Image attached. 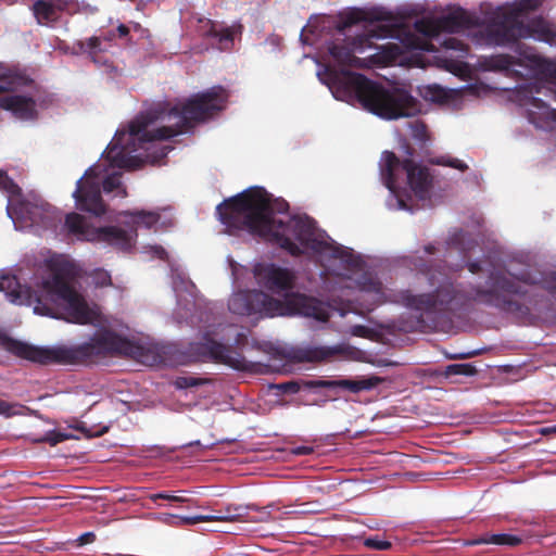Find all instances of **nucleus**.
Here are the masks:
<instances>
[{"mask_svg": "<svg viewBox=\"0 0 556 556\" xmlns=\"http://www.w3.org/2000/svg\"><path fill=\"white\" fill-rule=\"evenodd\" d=\"M257 283L274 293H287L294 287L295 276L292 270L273 263H258L253 267Z\"/></svg>", "mask_w": 556, "mask_h": 556, "instance_id": "nucleus-13", "label": "nucleus"}, {"mask_svg": "<svg viewBox=\"0 0 556 556\" xmlns=\"http://www.w3.org/2000/svg\"><path fill=\"white\" fill-rule=\"evenodd\" d=\"M380 174L384 186L396 192L401 175H406L407 184L419 199H426L432 186V176L428 167L415 163L412 159L400 161L394 152L384 151L380 163Z\"/></svg>", "mask_w": 556, "mask_h": 556, "instance_id": "nucleus-8", "label": "nucleus"}, {"mask_svg": "<svg viewBox=\"0 0 556 556\" xmlns=\"http://www.w3.org/2000/svg\"><path fill=\"white\" fill-rule=\"evenodd\" d=\"M50 2L54 7L56 13L68 11L74 4L73 0H51Z\"/></svg>", "mask_w": 556, "mask_h": 556, "instance_id": "nucleus-41", "label": "nucleus"}, {"mask_svg": "<svg viewBox=\"0 0 556 556\" xmlns=\"http://www.w3.org/2000/svg\"><path fill=\"white\" fill-rule=\"evenodd\" d=\"M138 233L136 227L104 226L92 231L94 241L105 242L122 252H130L136 244Z\"/></svg>", "mask_w": 556, "mask_h": 556, "instance_id": "nucleus-15", "label": "nucleus"}, {"mask_svg": "<svg viewBox=\"0 0 556 556\" xmlns=\"http://www.w3.org/2000/svg\"><path fill=\"white\" fill-rule=\"evenodd\" d=\"M378 34L375 36L378 38L395 37L404 35L403 43L409 49L430 50L429 43L420 39L410 31H406L402 23H393L390 25H382L378 27Z\"/></svg>", "mask_w": 556, "mask_h": 556, "instance_id": "nucleus-20", "label": "nucleus"}, {"mask_svg": "<svg viewBox=\"0 0 556 556\" xmlns=\"http://www.w3.org/2000/svg\"><path fill=\"white\" fill-rule=\"evenodd\" d=\"M383 378L378 376L362 377L359 379H336V380H311L307 387L314 389H336L341 388L352 393L369 391L383 382Z\"/></svg>", "mask_w": 556, "mask_h": 556, "instance_id": "nucleus-16", "label": "nucleus"}, {"mask_svg": "<svg viewBox=\"0 0 556 556\" xmlns=\"http://www.w3.org/2000/svg\"><path fill=\"white\" fill-rule=\"evenodd\" d=\"M431 163L435 165L448 166L460 172H466L468 169V165L465 162L450 155L433 157L431 159Z\"/></svg>", "mask_w": 556, "mask_h": 556, "instance_id": "nucleus-29", "label": "nucleus"}, {"mask_svg": "<svg viewBox=\"0 0 556 556\" xmlns=\"http://www.w3.org/2000/svg\"><path fill=\"white\" fill-rule=\"evenodd\" d=\"M522 539L518 535L508 533L498 534H484L479 539L475 540L472 544H494V545H507L517 546L521 544Z\"/></svg>", "mask_w": 556, "mask_h": 556, "instance_id": "nucleus-26", "label": "nucleus"}, {"mask_svg": "<svg viewBox=\"0 0 556 556\" xmlns=\"http://www.w3.org/2000/svg\"><path fill=\"white\" fill-rule=\"evenodd\" d=\"M193 445H195V446H200V445H201V442H200L199 440H197V441L190 442V443L188 444V446H193Z\"/></svg>", "mask_w": 556, "mask_h": 556, "instance_id": "nucleus-60", "label": "nucleus"}, {"mask_svg": "<svg viewBox=\"0 0 556 556\" xmlns=\"http://www.w3.org/2000/svg\"><path fill=\"white\" fill-rule=\"evenodd\" d=\"M0 108L11 111L22 119H33L37 115L36 101L31 97L10 94L0 99Z\"/></svg>", "mask_w": 556, "mask_h": 556, "instance_id": "nucleus-18", "label": "nucleus"}, {"mask_svg": "<svg viewBox=\"0 0 556 556\" xmlns=\"http://www.w3.org/2000/svg\"><path fill=\"white\" fill-rule=\"evenodd\" d=\"M73 197L79 210L96 216L105 213L106 208L101 197L99 173L96 167L88 168L84 177L77 181Z\"/></svg>", "mask_w": 556, "mask_h": 556, "instance_id": "nucleus-12", "label": "nucleus"}, {"mask_svg": "<svg viewBox=\"0 0 556 556\" xmlns=\"http://www.w3.org/2000/svg\"><path fill=\"white\" fill-rule=\"evenodd\" d=\"M0 291L4 292L12 303L34 304V312L39 315H51L52 308L46 303L47 299L51 298L66 304L71 323L88 325L93 324L99 317L60 270H55L49 278L43 279L39 289L22 286L14 276H2Z\"/></svg>", "mask_w": 556, "mask_h": 556, "instance_id": "nucleus-6", "label": "nucleus"}, {"mask_svg": "<svg viewBox=\"0 0 556 556\" xmlns=\"http://www.w3.org/2000/svg\"><path fill=\"white\" fill-rule=\"evenodd\" d=\"M65 226L68 232L75 235L78 239L94 241V239H92V231L97 228H90L81 215L77 213L67 214Z\"/></svg>", "mask_w": 556, "mask_h": 556, "instance_id": "nucleus-23", "label": "nucleus"}, {"mask_svg": "<svg viewBox=\"0 0 556 556\" xmlns=\"http://www.w3.org/2000/svg\"><path fill=\"white\" fill-rule=\"evenodd\" d=\"M64 440V435L61 433H54L52 437L46 439L51 445H55Z\"/></svg>", "mask_w": 556, "mask_h": 556, "instance_id": "nucleus-49", "label": "nucleus"}, {"mask_svg": "<svg viewBox=\"0 0 556 556\" xmlns=\"http://www.w3.org/2000/svg\"><path fill=\"white\" fill-rule=\"evenodd\" d=\"M150 500L152 502H156L157 500H166V501H169V502H177V503H184V502L188 501L187 498H185L182 496L172 495V494H168V493H155V494H152L150 496Z\"/></svg>", "mask_w": 556, "mask_h": 556, "instance_id": "nucleus-39", "label": "nucleus"}, {"mask_svg": "<svg viewBox=\"0 0 556 556\" xmlns=\"http://www.w3.org/2000/svg\"><path fill=\"white\" fill-rule=\"evenodd\" d=\"M205 383V380L202 378H197L192 376H181L177 377L174 381V386L176 389L184 390L193 387H199Z\"/></svg>", "mask_w": 556, "mask_h": 556, "instance_id": "nucleus-31", "label": "nucleus"}, {"mask_svg": "<svg viewBox=\"0 0 556 556\" xmlns=\"http://www.w3.org/2000/svg\"><path fill=\"white\" fill-rule=\"evenodd\" d=\"M92 280L97 287H109L112 286V278L109 271L105 269H96L92 273Z\"/></svg>", "mask_w": 556, "mask_h": 556, "instance_id": "nucleus-34", "label": "nucleus"}, {"mask_svg": "<svg viewBox=\"0 0 556 556\" xmlns=\"http://www.w3.org/2000/svg\"><path fill=\"white\" fill-rule=\"evenodd\" d=\"M422 96L425 99L433 102H443L447 99V91L438 85H432L426 87Z\"/></svg>", "mask_w": 556, "mask_h": 556, "instance_id": "nucleus-30", "label": "nucleus"}, {"mask_svg": "<svg viewBox=\"0 0 556 556\" xmlns=\"http://www.w3.org/2000/svg\"><path fill=\"white\" fill-rule=\"evenodd\" d=\"M188 353L194 361H213L239 370L249 367V362L241 353L229 345L214 340L208 334L203 336L201 340L197 342H191L188 348Z\"/></svg>", "mask_w": 556, "mask_h": 556, "instance_id": "nucleus-10", "label": "nucleus"}, {"mask_svg": "<svg viewBox=\"0 0 556 556\" xmlns=\"http://www.w3.org/2000/svg\"><path fill=\"white\" fill-rule=\"evenodd\" d=\"M33 14L38 24H48L58 20V13L50 1L37 0L31 7Z\"/></svg>", "mask_w": 556, "mask_h": 556, "instance_id": "nucleus-25", "label": "nucleus"}, {"mask_svg": "<svg viewBox=\"0 0 556 556\" xmlns=\"http://www.w3.org/2000/svg\"><path fill=\"white\" fill-rule=\"evenodd\" d=\"M415 266L425 276L431 290L420 294L402 291L399 293V302L421 313L420 328L437 329L475 303L526 320L539 304V294L526 286H540L556 295V273L544 274L531 267L519 271L493 270L488 276L486 286L482 287L464 285L422 260Z\"/></svg>", "mask_w": 556, "mask_h": 556, "instance_id": "nucleus-1", "label": "nucleus"}, {"mask_svg": "<svg viewBox=\"0 0 556 556\" xmlns=\"http://www.w3.org/2000/svg\"><path fill=\"white\" fill-rule=\"evenodd\" d=\"M94 541H96L94 532H85L81 535H79L77 539L78 545L90 544V543H93Z\"/></svg>", "mask_w": 556, "mask_h": 556, "instance_id": "nucleus-45", "label": "nucleus"}, {"mask_svg": "<svg viewBox=\"0 0 556 556\" xmlns=\"http://www.w3.org/2000/svg\"><path fill=\"white\" fill-rule=\"evenodd\" d=\"M231 313L241 316L274 317L282 314V302L260 290L238 291L228 301Z\"/></svg>", "mask_w": 556, "mask_h": 556, "instance_id": "nucleus-9", "label": "nucleus"}, {"mask_svg": "<svg viewBox=\"0 0 556 556\" xmlns=\"http://www.w3.org/2000/svg\"><path fill=\"white\" fill-rule=\"evenodd\" d=\"M216 214L230 235L245 230L278 244L292 256L303 253L296 242L316 252L327 248L317 238L313 220L300 216L276 218L268 193L260 187L224 200L216 206Z\"/></svg>", "mask_w": 556, "mask_h": 556, "instance_id": "nucleus-3", "label": "nucleus"}, {"mask_svg": "<svg viewBox=\"0 0 556 556\" xmlns=\"http://www.w3.org/2000/svg\"><path fill=\"white\" fill-rule=\"evenodd\" d=\"M362 46L358 38H344L331 41L328 45V52L334 61L342 65H353L356 60L354 52Z\"/></svg>", "mask_w": 556, "mask_h": 556, "instance_id": "nucleus-19", "label": "nucleus"}, {"mask_svg": "<svg viewBox=\"0 0 556 556\" xmlns=\"http://www.w3.org/2000/svg\"><path fill=\"white\" fill-rule=\"evenodd\" d=\"M548 118H551L553 122H556V110L547 108L546 112Z\"/></svg>", "mask_w": 556, "mask_h": 556, "instance_id": "nucleus-55", "label": "nucleus"}, {"mask_svg": "<svg viewBox=\"0 0 556 556\" xmlns=\"http://www.w3.org/2000/svg\"><path fill=\"white\" fill-rule=\"evenodd\" d=\"M298 304L304 316L313 317L314 319L323 323L328 321L330 318V313L327 306L316 299L301 296L298 299Z\"/></svg>", "mask_w": 556, "mask_h": 556, "instance_id": "nucleus-21", "label": "nucleus"}, {"mask_svg": "<svg viewBox=\"0 0 556 556\" xmlns=\"http://www.w3.org/2000/svg\"><path fill=\"white\" fill-rule=\"evenodd\" d=\"M364 544L365 546L376 551H388L392 546L391 542L381 540L378 536L367 538L364 541Z\"/></svg>", "mask_w": 556, "mask_h": 556, "instance_id": "nucleus-36", "label": "nucleus"}, {"mask_svg": "<svg viewBox=\"0 0 556 556\" xmlns=\"http://www.w3.org/2000/svg\"><path fill=\"white\" fill-rule=\"evenodd\" d=\"M117 34L119 37H126L129 34V28L126 25L121 24L117 27Z\"/></svg>", "mask_w": 556, "mask_h": 556, "instance_id": "nucleus-53", "label": "nucleus"}, {"mask_svg": "<svg viewBox=\"0 0 556 556\" xmlns=\"http://www.w3.org/2000/svg\"><path fill=\"white\" fill-rule=\"evenodd\" d=\"M331 255L334 258H340V260L346 262L349 265L354 264L353 255H352L351 251L343 247H333L331 249Z\"/></svg>", "mask_w": 556, "mask_h": 556, "instance_id": "nucleus-37", "label": "nucleus"}, {"mask_svg": "<svg viewBox=\"0 0 556 556\" xmlns=\"http://www.w3.org/2000/svg\"><path fill=\"white\" fill-rule=\"evenodd\" d=\"M305 31H309V33L314 34L313 27H311V26L304 27L303 30H302V34H301V39L303 40V42L304 43H309L307 37L304 36Z\"/></svg>", "mask_w": 556, "mask_h": 556, "instance_id": "nucleus-54", "label": "nucleus"}, {"mask_svg": "<svg viewBox=\"0 0 556 556\" xmlns=\"http://www.w3.org/2000/svg\"><path fill=\"white\" fill-rule=\"evenodd\" d=\"M198 31L206 38L217 40L216 48L220 51H228L233 46V30L231 27H218V24L210 18H200Z\"/></svg>", "mask_w": 556, "mask_h": 556, "instance_id": "nucleus-17", "label": "nucleus"}, {"mask_svg": "<svg viewBox=\"0 0 556 556\" xmlns=\"http://www.w3.org/2000/svg\"><path fill=\"white\" fill-rule=\"evenodd\" d=\"M425 251H426V253H428V254H433V253H434V251H435V248H434V245L429 244V245H426V247H425Z\"/></svg>", "mask_w": 556, "mask_h": 556, "instance_id": "nucleus-57", "label": "nucleus"}, {"mask_svg": "<svg viewBox=\"0 0 556 556\" xmlns=\"http://www.w3.org/2000/svg\"><path fill=\"white\" fill-rule=\"evenodd\" d=\"M476 25L477 18L466 10L458 8L439 17L419 18L414 23V28L418 34L432 38L443 31L453 34L469 29Z\"/></svg>", "mask_w": 556, "mask_h": 556, "instance_id": "nucleus-11", "label": "nucleus"}, {"mask_svg": "<svg viewBox=\"0 0 556 556\" xmlns=\"http://www.w3.org/2000/svg\"><path fill=\"white\" fill-rule=\"evenodd\" d=\"M478 354H479V351L459 352V353L446 354V357L448 359H467V358L475 357Z\"/></svg>", "mask_w": 556, "mask_h": 556, "instance_id": "nucleus-42", "label": "nucleus"}, {"mask_svg": "<svg viewBox=\"0 0 556 556\" xmlns=\"http://www.w3.org/2000/svg\"><path fill=\"white\" fill-rule=\"evenodd\" d=\"M477 372L478 370L472 364H451L444 368L442 375L445 378L456 375L471 377L477 375Z\"/></svg>", "mask_w": 556, "mask_h": 556, "instance_id": "nucleus-28", "label": "nucleus"}, {"mask_svg": "<svg viewBox=\"0 0 556 556\" xmlns=\"http://www.w3.org/2000/svg\"><path fill=\"white\" fill-rule=\"evenodd\" d=\"M314 452L312 446H299L294 450L296 455H309Z\"/></svg>", "mask_w": 556, "mask_h": 556, "instance_id": "nucleus-50", "label": "nucleus"}, {"mask_svg": "<svg viewBox=\"0 0 556 556\" xmlns=\"http://www.w3.org/2000/svg\"><path fill=\"white\" fill-rule=\"evenodd\" d=\"M228 98L226 89L214 86L188 99L181 106L175 105L167 113V119L175 121L172 125L148 130L161 116L156 111L141 113L128 125V130H117L106 148L105 154L112 167L121 169H137L143 160L132 154L142 149L148 151V144L156 140H167L184 134L197 123L205 122L225 109Z\"/></svg>", "mask_w": 556, "mask_h": 556, "instance_id": "nucleus-2", "label": "nucleus"}, {"mask_svg": "<svg viewBox=\"0 0 556 556\" xmlns=\"http://www.w3.org/2000/svg\"><path fill=\"white\" fill-rule=\"evenodd\" d=\"M121 186H122V181H121L119 173H113L111 175H108L102 180V188L105 193H110L116 189H119Z\"/></svg>", "mask_w": 556, "mask_h": 556, "instance_id": "nucleus-32", "label": "nucleus"}, {"mask_svg": "<svg viewBox=\"0 0 556 556\" xmlns=\"http://www.w3.org/2000/svg\"><path fill=\"white\" fill-rule=\"evenodd\" d=\"M514 65H520V62L508 54L494 55L486 61V66L491 71H510Z\"/></svg>", "mask_w": 556, "mask_h": 556, "instance_id": "nucleus-27", "label": "nucleus"}, {"mask_svg": "<svg viewBox=\"0 0 556 556\" xmlns=\"http://www.w3.org/2000/svg\"><path fill=\"white\" fill-rule=\"evenodd\" d=\"M14 405L0 399V414L10 417L15 414L13 410Z\"/></svg>", "mask_w": 556, "mask_h": 556, "instance_id": "nucleus-44", "label": "nucleus"}, {"mask_svg": "<svg viewBox=\"0 0 556 556\" xmlns=\"http://www.w3.org/2000/svg\"><path fill=\"white\" fill-rule=\"evenodd\" d=\"M288 210V203L287 202H281L280 205H279V208L278 211L279 212H283V211H287Z\"/></svg>", "mask_w": 556, "mask_h": 556, "instance_id": "nucleus-58", "label": "nucleus"}, {"mask_svg": "<svg viewBox=\"0 0 556 556\" xmlns=\"http://www.w3.org/2000/svg\"><path fill=\"white\" fill-rule=\"evenodd\" d=\"M181 521L185 525H195L199 522H212L213 518L212 515H198L193 517H182Z\"/></svg>", "mask_w": 556, "mask_h": 556, "instance_id": "nucleus-40", "label": "nucleus"}, {"mask_svg": "<svg viewBox=\"0 0 556 556\" xmlns=\"http://www.w3.org/2000/svg\"><path fill=\"white\" fill-rule=\"evenodd\" d=\"M16 86V77L9 73H0V93L11 91Z\"/></svg>", "mask_w": 556, "mask_h": 556, "instance_id": "nucleus-35", "label": "nucleus"}, {"mask_svg": "<svg viewBox=\"0 0 556 556\" xmlns=\"http://www.w3.org/2000/svg\"><path fill=\"white\" fill-rule=\"evenodd\" d=\"M552 432H555V433H556V425H555V426H552V427L544 428V429L542 430V433H543V434L552 433Z\"/></svg>", "mask_w": 556, "mask_h": 556, "instance_id": "nucleus-56", "label": "nucleus"}, {"mask_svg": "<svg viewBox=\"0 0 556 556\" xmlns=\"http://www.w3.org/2000/svg\"><path fill=\"white\" fill-rule=\"evenodd\" d=\"M121 216L130 217L129 222H126V226L136 227V231L138 227L144 226L150 229L154 225H156L160 220V214L153 211H124L119 213Z\"/></svg>", "mask_w": 556, "mask_h": 556, "instance_id": "nucleus-22", "label": "nucleus"}, {"mask_svg": "<svg viewBox=\"0 0 556 556\" xmlns=\"http://www.w3.org/2000/svg\"><path fill=\"white\" fill-rule=\"evenodd\" d=\"M7 350L20 358L40 365H89L116 355L142 356L143 348L110 329H102L89 341L70 348H40L9 339Z\"/></svg>", "mask_w": 556, "mask_h": 556, "instance_id": "nucleus-5", "label": "nucleus"}, {"mask_svg": "<svg viewBox=\"0 0 556 556\" xmlns=\"http://www.w3.org/2000/svg\"><path fill=\"white\" fill-rule=\"evenodd\" d=\"M0 189L11 193L16 194L20 192V187L13 181L12 178L8 176V174L0 169Z\"/></svg>", "mask_w": 556, "mask_h": 556, "instance_id": "nucleus-33", "label": "nucleus"}, {"mask_svg": "<svg viewBox=\"0 0 556 556\" xmlns=\"http://www.w3.org/2000/svg\"><path fill=\"white\" fill-rule=\"evenodd\" d=\"M254 506L228 504L224 510H220L218 515H212L213 521H243L245 520L249 510L253 509Z\"/></svg>", "mask_w": 556, "mask_h": 556, "instance_id": "nucleus-24", "label": "nucleus"}, {"mask_svg": "<svg viewBox=\"0 0 556 556\" xmlns=\"http://www.w3.org/2000/svg\"><path fill=\"white\" fill-rule=\"evenodd\" d=\"M280 389L288 393H298L300 391V386L294 381H290L282 383Z\"/></svg>", "mask_w": 556, "mask_h": 556, "instance_id": "nucleus-46", "label": "nucleus"}, {"mask_svg": "<svg viewBox=\"0 0 556 556\" xmlns=\"http://www.w3.org/2000/svg\"><path fill=\"white\" fill-rule=\"evenodd\" d=\"M410 128H412V135L415 139H417L421 142L427 140V138H428L427 127L424 123L415 122L414 124L410 125Z\"/></svg>", "mask_w": 556, "mask_h": 556, "instance_id": "nucleus-38", "label": "nucleus"}, {"mask_svg": "<svg viewBox=\"0 0 556 556\" xmlns=\"http://www.w3.org/2000/svg\"><path fill=\"white\" fill-rule=\"evenodd\" d=\"M395 20L391 11L381 7L370 9L352 8L339 14L334 28L340 35H343L348 28L362 22L371 24L376 22H394Z\"/></svg>", "mask_w": 556, "mask_h": 556, "instance_id": "nucleus-14", "label": "nucleus"}, {"mask_svg": "<svg viewBox=\"0 0 556 556\" xmlns=\"http://www.w3.org/2000/svg\"><path fill=\"white\" fill-rule=\"evenodd\" d=\"M315 352H312V351H304V352H301L300 355L296 356V358L299 361H314L316 359L317 357L315 355Z\"/></svg>", "mask_w": 556, "mask_h": 556, "instance_id": "nucleus-48", "label": "nucleus"}, {"mask_svg": "<svg viewBox=\"0 0 556 556\" xmlns=\"http://www.w3.org/2000/svg\"><path fill=\"white\" fill-rule=\"evenodd\" d=\"M100 39L98 37H90L88 40H87V48L90 50V51H94L97 50L99 47H100Z\"/></svg>", "mask_w": 556, "mask_h": 556, "instance_id": "nucleus-47", "label": "nucleus"}, {"mask_svg": "<svg viewBox=\"0 0 556 556\" xmlns=\"http://www.w3.org/2000/svg\"><path fill=\"white\" fill-rule=\"evenodd\" d=\"M168 150H169V148H168V147H164V148L162 149V152H161L160 157H165V156L167 155V153H168Z\"/></svg>", "mask_w": 556, "mask_h": 556, "instance_id": "nucleus-59", "label": "nucleus"}, {"mask_svg": "<svg viewBox=\"0 0 556 556\" xmlns=\"http://www.w3.org/2000/svg\"><path fill=\"white\" fill-rule=\"evenodd\" d=\"M370 329L364 325H355L351 329V333L356 337L366 338L368 337Z\"/></svg>", "mask_w": 556, "mask_h": 556, "instance_id": "nucleus-43", "label": "nucleus"}, {"mask_svg": "<svg viewBox=\"0 0 556 556\" xmlns=\"http://www.w3.org/2000/svg\"><path fill=\"white\" fill-rule=\"evenodd\" d=\"M444 45L447 49H457L459 41L455 38H448L444 41Z\"/></svg>", "mask_w": 556, "mask_h": 556, "instance_id": "nucleus-52", "label": "nucleus"}, {"mask_svg": "<svg viewBox=\"0 0 556 556\" xmlns=\"http://www.w3.org/2000/svg\"><path fill=\"white\" fill-rule=\"evenodd\" d=\"M467 268L471 274H478L481 270V266H480L479 262L468 263Z\"/></svg>", "mask_w": 556, "mask_h": 556, "instance_id": "nucleus-51", "label": "nucleus"}, {"mask_svg": "<svg viewBox=\"0 0 556 556\" xmlns=\"http://www.w3.org/2000/svg\"><path fill=\"white\" fill-rule=\"evenodd\" d=\"M321 80L337 100L357 102L383 119L412 117L421 111L420 102L405 88H388L359 73L327 67Z\"/></svg>", "mask_w": 556, "mask_h": 556, "instance_id": "nucleus-4", "label": "nucleus"}, {"mask_svg": "<svg viewBox=\"0 0 556 556\" xmlns=\"http://www.w3.org/2000/svg\"><path fill=\"white\" fill-rule=\"evenodd\" d=\"M541 5L540 0H519L509 7L498 9L488 27V35L498 46L516 43L522 38H534L539 41L553 43L556 31L542 16L525 20Z\"/></svg>", "mask_w": 556, "mask_h": 556, "instance_id": "nucleus-7", "label": "nucleus"}]
</instances>
